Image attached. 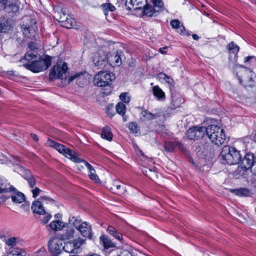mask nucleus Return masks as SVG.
Masks as SVG:
<instances>
[{
  "instance_id": "nucleus-1",
  "label": "nucleus",
  "mask_w": 256,
  "mask_h": 256,
  "mask_svg": "<svg viewBox=\"0 0 256 256\" xmlns=\"http://www.w3.org/2000/svg\"><path fill=\"white\" fill-rule=\"evenodd\" d=\"M26 63L23 64V66L34 72H39L48 69L52 64V57L48 56H44L43 58L36 57L32 60H24Z\"/></svg>"
},
{
  "instance_id": "nucleus-2",
  "label": "nucleus",
  "mask_w": 256,
  "mask_h": 256,
  "mask_svg": "<svg viewBox=\"0 0 256 256\" xmlns=\"http://www.w3.org/2000/svg\"><path fill=\"white\" fill-rule=\"evenodd\" d=\"M219 158L223 164L232 165L238 164L242 160V156L236 148L226 145L222 148Z\"/></svg>"
},
{
  "instance_id": "nucleus-3",
  "label": "nucleus",
  "mask_w": 256,
  "mask_h": 256,
  "mask_svg": "<svg viewBox=\"0 0 256 256\" xmlns=\"http://www.w3.org/2000/svg\"><path fill=\"white\" fill-rule=\"evenodd\" d=\"M112 76V74L106 71H100L96 74L94 78V84L99 87L108 86L102 93L106 96L111 94L112 88L110 86Z\"/></svg>"
},
{
  "instance_id": "nucleus-4",
  "label": "nucleus",
  "mask_w": 256,
  "mask_h": 256,
  "mask_svg": "<svg viewBox=\"0 0 256 256\" xmlns=\"http://www.w3.org/2000/svg\"><path fill=\"white\" fill-rule=\"evenodd\" d=\"M206 136L212 142L218 146L224 144L226 140L224 130L215 124L207 127Z\"/></svg>"
},
{
  "instance_id": "nucleus-5",
  "label": "nucleus",
  "mask_w": 256,
  "mask_h": 256,
  "mask_svg": "<svg viewBox=\"0 0 256 256\" xmlns=\"http://www.w3.org/2000/svg\"><path fill=\"white\" fill-rule=\"evenodd\" d=\"M23 34L25 38L31 40H36L38 37V28L36 20L30 17L24 19L22 25Z\"/></svg>"
},
{
  "instance_id": "nucleus-6",
  "label": "nucleus",
  "mask_w": 256,
  "mask_h": 256,
  "mask_svg": "<svg viewBox=\"0 0 256 256\" xmlns=\"http://www.w3.org/2000/svg\"><path fill=\"white\" fill-rule=\"evenodd\" d=\"M46 144L52 148H55L60 153L62 154L66 158L70 159L74 162L78 163L81 161V159L78 157L75 153L72 152L69 148L65 146L59 144L52 140L48 139Z\"/></svg>"
},
{
  "instance_id": "nucleus-7",
  "label": "nucleus",
  "mask_w": 256,
  "mask_h": 256,
  "mask_svg": "<svg viewBox=\"0 0 256 256\" xmlns=\"http://www.w3.org/2000/svg\"><path fill=\"white\" fill-rule=\"evenodd\" d=\"M236 76L240 82L244 86H250L251 82H252V71L250 68L242 65H236Z\"/></svg>"
},
{
  "instance_id": "nucleus-8",
  "label": "nucleus",
  "mask_w": 256,
  "mask_h": 256,
  "mask_svg": "<svg viewBox=\"0 0 256 256\" xmlns=\"http://www.w3.org/2000/svg\"><path fill=\"white\" fill-rule=\"evenodd\" d=\"M68 68L67 65L65 62H64L62 66H54L49 74L50 80L65 78L66 77V73Z\"/></svg>"
},
{
  "instance_id": "nucleus-9",
  "label": "nucleus",
  "mask_w": 256,
  "mask_h": 256,
  "mask_svg": "<svg viewBox=\"0 0 256 256\" xmlns=\"http://www.w3.org/2000/svg\"><path fill=\"white\" fill-rule=\"evenodd\" d=\"M93 62L98 68H108V54L102 51L96 53L93 58Z\"/></svg>"
},
{
  "instance_id": "nucleus-10",
  "label": "nucleus",
  "mask_w": 256,
  "mask_h": 256,
  "mask_svg": "<svg viewBox=\"0 0 256 256\" xmlns=\"http://www.w3.org/2000/svg\"><path fill=\"white\" fill-rule=\"evenodd\" d=\"M206 131L207 128L204 126H194L187 130L186 136L190 140H197L202 138Z\"/></svg>"
},
{
  "instance_id": "nucleus-11",
  "label": "nucleus",
  "mask_w": 256,
  "mask_h": 256,
  "mask_svg": "<svg viewBox=\"0 0 256 256\" xmlns=\"http://www.w3.org/2000/svg\"><path fill=\"white\" fill-rule=\"evenodd\" d=\"M62 246V240L52 236L48 242L49 252L53 254H57L60 252Z\"/></svg>"
},
{
  "instance_id": "nucleus-12",
  "label": "nucleus",
  "mask_w": 256,
  "mask_h": 256,
  "mask_svg": "<svg viewBox=\"0 0 256 256\" xmlns=\"http://www.w3.org/2000/svg\"><path fill=\"white\" fill-rule=\"evenodd\" d=\"M0 9L8 13H16L18 10L16 0H0Z\"/></svg>"
},
{
  "instance_id": "nucleus-13",
  "label": "nucleus",
  "mask_w": 256,
  "mask_h": 256,
  "mask_svg": "<svg viewBox=\"0 0 256 256\" xmlns=\"http://www.w3.org/2000/svg\"><path fill=\"white\" fill-rule=\"evenodd\" d=\"M38 46V44L34 42H30L28 47V50L25 54L24 58L21 59L20 62H23L24 60H32V58L38 57V54L37 50Z\"/></svg>"
},
{
  "instance_id": "nucleus-14",
  "label": "nucleus",
  "mask_w": 256,
  "mask_h": 256,
  "mask_svg": "<svg viewBox=\"0 0 256 256\" xmlns=\"http://www.w3.org/2000/svg\"><path fill=\"white\" fill-rule=\"evenodd\" d=\"M45 200L52 201V200L46 196H41L38 200L34 202L32 204V210L33 212L39 214H44L46 213L45 210L42 206V202Z\"/></svg>"
},
{
  "instance_id": "nucleus-15",
  "label": "nucleus",
  "mask_w": 256,
  "mask_h": 256,
  "mask_svg": "<svg viewBox=\"0 0 256 256\" xmlns=\"http://www.w3.org/2000/svg\"><path fill=\"white\" fill-rule=\"evenodd\" d=\"M255 160L256 157L254 154L250 152L246 154L242 161V167L246 170L250 169L252 170Z\"/></svg>"
},
{
  "instance_id": "nucleus-16",
  "label": "nucleus",
  "mask_w": 256,
  "mask_h": 256,
  "mask_svg": "<svg viewBox=\"0 0 256 256\" xmlns=\"http://www.w3.org/2000/svg\"><path fill=\"white\" fill-rule=\"evenodd\" d=\"M77 230H78L83 236L89 239L92 238V228L86 222H82Z\"/></svg>"
},
{
  "instance_id": "nucleus-17",
  "label": "nucleus",
  "mask_w": 256,
  "mask_h": 256,
  "mask_svg": "<svg viewBox=\"0 0 256 256\" xmlns=\"http://www.w3.org/2000/svg\"><path fill=\"white\" fill-rule=\"evenodd\" d=\"M108 67L120 66L122 64L120 56L118 52L110 54L108 56Z\"/></svg>"
},
{
  "instance_id": "nucleus-18",
  "label": "nucleus",
  "mask_w": 256,
  "mask_h": 256,
  "mask_svg": "<svg viewBox=\"0 0 256 256\" xmlns=\"http://www.w3.org/2000/svg\"><path fill=\"white\" fill-rule=\"evenodd\" d=\"M21 170L23 172V176L28 182L30 187L31 188H34L36 184V180L32 174L30 170L24 169L22 167H21Z\"/></svg>"
},
{
  "instance_id": "nucleus-19",
  "label": "nucleus",
  "mask_w": 256,
  "mask_h": 256,
  "mask_svg": "<svg viewBox=\"0 0 256 256\" xmlns=\"http://www.w3.org/2000/svg\"><path fill=\"white\" fill-rule=\"evenodd\" d=\"M230 191L238 196H250L252 195L250 190L245 188L230 189Z\"/></svg>"
},
{
  "instance_id": "nucleus-20",
  "label": "nucleus",
  "mask_w": 256,
  "mask_h": 256,
  "mask_svg": "<svg viewBox=\"0 0 256 256\" xmlns=\"http://www.w3.org/2000/svg\"><path fill=\"white\" fill-rule=\"evenodd\" d=\"M100 244L104 249L115 247L114 244L106 235L102 234L100 238Z\"/></svg>"
},
{
  "instance_id": "nucleus-21",
  "label": "nucleus",
  "mask_w": 256,
  "mask_h": 256,
  "mask_svg": "<svg viewBox=\"0 0 256 256\" xmlns=\"http://www.w3.org/2000/svg\"><path fill=\"white\" fill-rule=\"evenodd\" d=\"M156 10L152 5L146 4L144 6L141 14L142 16H146L148 17H151L156 16Z\"/></svg>"
},
{
  "instance_id": "nucleus-22",
  "label": "nucleus",
  "mask_w": 256,
  "mask_h": 256,
  "mask_svg": "<svg viewBox=\"0 0 256 256\" xmlns=\"http://www.w3.org/2000/svg\"><path fill=\"white\" fill-rule=\"evenodd\" d=\"M176 147H178L180 149H182V144L178 142H165L164 148L168 152H172Z\"/></svg>"
},
{
  "instance_id": "nucleus-23",
  "label": "nucleus",
  "mask_w": 256,
  "mask_h": 256,
  "mask_svg": "<svg viewBox=\"0 0 256 256\" xmlns=\"http://www.w3.org/2000/svg\"><path fill=\"white\" fill-rule=\"evenodd\" d=\"M142 114L144 118V120H152L160 118L162 116V112H157L154 114L151 113L147 110L142 112Z\"/></svg>"
},
{
  "instance_id": "nucleus-24",
  "label": "nucleus",
  "mask_w": 256,
  "mask_h": 256,
  "mask_svg": "<svg viewBox=\"0 0 256 256\" xmlns=\"http://www.w3.org/2000/svg\"><path fill=\"white\" fill-rule=\"evenodd\" d=\"M106 231L110 234L113 236L116 239L118 240L122 243L124 242L122 234L118 232V230L112 226H108L107 228Z\"/></svg>"
},
{
  "instance_id": "nucleus-25",
  "label": "nucleus",
  "mask_w": 256,
  "mask_h": 256,
  "mask_svg": "<svg viewBox=\"0 0 256 256\" xmlns=\"http://www.w3.org/2000/svg\"><path fill=\"white\" fill-rule=\"evenodd\" d=\"M13 192H14L11 196L12 202L20 204L24 201L25 196L22 193L18 191L16 192V190Z\"/></svg>"
},
{
  "instance_id": "nucleus-26",
  "label": "nucleus",
  "mask_w": 256,
  "mask_h": 256,
  "mask_svg": "<svg viewBox=\"0 0 256 256\" xmlns=\"http://www.w3.org/2000/svg\"><path fill=\"white\" fill-rule=\"evenodd\" d=\"M152 93L159 100H163L165 98L164 92L158 86H154L152 88Z\"/></svg>"
},
{
  "instance_id": "nucleus-27",
  "label": "nucleus",
  "mask_w": 256,
  "mask_h": 256,
  "mask_svg": "<svg viewBox=\"0 0 256 256\" xmlns=\"http://www.w3.org/2000/svg\"><path fill=\"white\" fill-rule=\"evenodd\" d=\"M49 226L52 230L58 231L62 230L65 226V224L63 222L58 220L52 222Z\"/></svg>"
},
{
  "instance_id": "nucleus-28",
  "label": "nucleus",
  "mask_w": 256,
  "mask_h": 256,
  "mask_svg": "<svg viewBox=\"0 0 256 256\" xmlns=\"http://www.w3.org/2000/svg\"><path fill=\"white\" fill-rule=\"evenodd\" d=\"M10 28L11 26L8 20L0 18V32H6Z\"/></svg>"
},
{
  "instance_id": "nucleus-29",
  "label": "nucleus",
  "mask_w": 256,
  "mask_h": 256,
  "mask_svg": "<svg viewBox=\"0 0 256 256\" xmlns=\"http://www.w3.org/2000/svg\"><path fill=\"white\" fill-rule=\"evenodd\" d=\"M101 136L102 138L108 141H111L112 140V134L109 127L105 126L103 128L101 134Z\"/></svg>"
},
{
  "instance_id": "nucleus-30",
  "label": "nucleus",
  "mask_w": 256,
  "mask_h": 256,
  "mask_svg": "<svg viewBox=\"0 0 256 256\" xmlns=\"http://www.w3.org/2000/svg\"><path fill=\"white\" fill-rule=\"evenodd\" d=\"M15 190V188L10 186V184H7L6 182H0V194L5 193Z\"/></svg>"
},
{
  "instance_id": "nucleus-31",
  "label": "nucleus",
  "mask_w": 256,
  "mask_h": 256,
  "mask_svg": "<svg viewBox=\"0 0 256 256\" xmlns=\"http://www.w3.org/2000/svg\"><path fill=\"white\" fill-rule=\"evenodd\" d=\"M143 174L148 176L152 180H155L158 178V172L150 168H145L142 170Z\"/></svg>"
},
{
  "instance_id": "nucleus-32",
  "label": "nucleus",
  "mask_w": 256,
  "mask_h": 256,
  "mask_svg": "<svg viewBox=\"0 0 256 256\" xmlns=\"http://www.w3.org/2000/svg\"><path fill=\"white\" fill-rule=\"evenodd\" d=\"M18 241V238L15 237H12L6 240V244L10 247L9 251L12 248H18L16 246Z\"/></svg>"
},
{
  "instance_id": "nucleus-33",
  "label": "nucleus",
  "mask_w": 256,
  "mask_h": 256,
  "mask_svg": "<svg viewBox=\"0 0 256 256\" xmlns=\"http://www.w3.org/2000/svg\"><path fill=\"white\" fill-rule=\"evenodd\" d=\"M74 230L73 228H69L66 230L61 236L62 240H68L74 238Z\"/></svg>"
},
{
  "instance_id": "nucleus-34",
  "label": "nucleus",
  "mask_w": 256,
  "mask_h": 256,
  "mask_svg": "<svg viewBox=\"0 0 256 256\" xmlns=\"http://www.w3.org/2000/svg\"><path fill=\"white\" fill-rule=\"evenodd\" d=\"M227 47L230 53L235 54L234 58L236 57L237 58V54L240 50L239 46L235 44L233 42H232L228 45Z\"/></svg>"
},
{
  "instance_id": "nucleus-35",
  "label": "nucleus",
  "mask_w": 256,
  "mask_h": 256,
  "mask_svg": "<svg viewBox=\"0 0 256 256\" xmlns=\"http://www.w3.org/2000/svg\"><path fill=\"white\" fill-rule=\"evenodd\" d=\"M182 102V100L179 96H172V102L170 107L172 109H175L180 106Z\"/></svg>"
},
{
  "instance_id": "nucleus-36",
  "label": "nucleus",
  "mask_w": 256,
  "mask_h": 256,
  "mask_svg": "<svg viewBox=\"0 0 256 256\" xmlns=\"http://www.w3.org/2000/svg\"><path fill=\"white\" fill-rule=\"evenodd\" d=\"M24 250L20 248H12L10 250L8 256H24Z\"/></svg>"
},
{
  "instance_id": "nucleus-37",
  "label": "nucleus",
  "mask_w": 256,
  "mask_h": 256,
  "mask_svg": "<svg viewBox=\"0 0 256 256\" xmlns=\"http://www.w3.org/2000/svg\"><path fill=\"white\" fill-rule=\"evenodd\" d=\"M105 15H108V12H114L116 10L114 6L110 3L103 4L102 6Z\"/></svg>"
},
{
  "instance_id": "nucleus-38",
  "label": "nucleus",
  "mask_w": 256,
  "mask_h": 256,
  "mask_svg": "<svg viewBox=\"0 0 256 256\" xmlns=\"http://www.w3.org/2000/svg\"><path fill=\"white\" fill-rule=\"evenodd\" d=\"M62 248H63L65 252L68 253H74L76 250L72 242H67L65 244L64 246H62Z\"/></svg>"
},
{
  "instance_id": "nucleus-39",
  "label": "nucleus",
  "mask_w": 256,
  "mask_h": 256,
  "mask_svg": "<svg viewBox=\"0 0 256 256\" xmlns=\"http://www.w3.org/2000/svg\"><path fill=\"white\" fill-rule=\"evenodd\" d=\"M82 223L79 218L72 216L69 218V224L73 225L76 229L78 228Z\"/></svg>"
},
{
  "instance_id": "nucleus-40",
  "label": "nucleus",
  "mask_w": 256,
  "mask_h": 256,
  "mask_svg": "<svg viewBox=\"0 0 256 256\" xmlns=\"http://www.w3.org/2000/svg\"><path fill=\"white\" fill-rule=\"evenodd\" d=\"M116 112L122 116L126 112V106L122 102H119L116 107Z\"/></svg>"
},
{
  "instance_id": "nucleus-41",
  "label": "nucleus",
  "mask_w": 256,
  "mask_h": 256,
  "mask_svg": "<svg viewBox=\"0 0 256 256\" xmlns=\"http://www.w3.org/2000/svg\"><path fill=\"white\" fill-rule=\"evenodd\" d=\"M76 79V83L78 84H80V83L81 81L86 82V80H85L83 76V75L82 74H75L74 75L71 76L69 78V81L72 82L74 79ZM80 86H82V85H80Z\"/></svg>"
},
{
  "instance_id": "nucleus-42",
  "label": "nucleus",
  "mask_w": 256,
  "mask_h": 256,
  "mask_svg": "<svg viewBox=\"0 0 256 256\" xmlns=\"http://www.w3.org/2000/svg\"><path fill=\"white\" fill-rule=\"evenodd\" d=\"M133 0H126L125 2V6L126 9L128 10H140V7H134L133 4Z\"/></svg>"
},
{
  "instance_id": "nucleus-43",
  "label": "nucleus",
  "mask_w": 256,
  "mask_h": 256,
  "mask_svg": "<svg viewBox=\"0 0 256 256\" xmlns=\"http://www.w3.org/2000/svg\"><path fill=\"white\" fill-rule=\"evenodd\" d=\"M176 31L181 35L187 36H190V33L189 32H187L186 30L185 27L182 24L180 26V28L176 30Z\"/></svg>"
},
{
  "instance_id": "nucleus-44",
  "label": "nucleus",
  "mask_w": 256,
  "mask_h": 256,
  "mask_svg": "<svg viewBox=\"0 0 256 256\" xmlns=\"http://www.w3.org/2000/svg\"><path fill=\"white\" fill-rule=\"evenodd\" d=\"M128 128L132 133H137L139 130V127L135 122H132L130 124Z\"/></svg>"
},
{
  "instance_id": "nucleus-45",
  "label": "nucleus",
  "mask_w": 256,
  "mask_h": 256,
  "mask_svg": "<svg viewBox=\"0 0 256 256\" xmlns=\"http://www.w3.org/2000/svg\"><path fill=\"white\" fill-rule=\"evenodd\" d=\"M182 24H180V22L178 20H172L170 22V24L172 26V27L173 28H174L176 30H178Z\"/></svg>"
},
{
  "instance_id": "nucleus-46",
  "label": "nucleus",
  "mask_w": 256,
  "mask_h": 256,
  "mask_svg": "<svg viewBox=\"0 0 256 256\" xmlns=\"http://www.w3.org/2000/svg\"><path fill=\"white\" fill-rule=\"evenodd\" d=\"M120 99L125 103H128L130 101V98L128 96V93H122L120 96Z\"/></svg>"
},
{
  "instance_id": "nucleus-47",
  "label": "nucleus",
  "mask_w": 256,
  "mask_h": 256,
  "mask_svg": "<svg viewBox=\"0 0 256 256\" xmlns=\"http://www.w3.org/2000/svg\"><path fill=\"white\" fill-rule=\"evenodd\" d=\"M84 242V240L82 239H77L73 241L72 243L74 246L76 250L79 248L80 246Z\"/></svg>"
},
{
  "instance_id": "nucleus-48",
  "label": "nucleus",
  "mask_w": 256,
  "mask_h": 256,
  "mask_svg": "<svg viewBox=\"0 0 256 256\" xmlns=\"http://www.w3.org/2000/svg\"><path fill=\"white\" fill-rule=\"evenodd\" d=\"M161 78H164L167 83L170 85H172L174 83L172 79L170 78L169 76L166 75L165 74H160Z\"/></svg>"
},
{
  "instance_id": "nucleus-49",
  "label": "nucleus",
  "mask_w": 256,
  "mask_h": 256,
  "mask_svg": "<svg viewBox=\"0 0 256 256\" xmlns=\"http://www.w3.org/2000/svg\"><path fill=\"white\" fill-rule=\"evenodd\" d=\"M6 76L12 80H14L18 76V73L14 70L8 71L6 72Z\"/></svg>"
},
{
  "instance_id": "nucleus-50",
  "label": "nucleus",
  "mask_w": 256,
  "mask_h": 256,
  "mask_svg": "<svg viewBox=\"0 0 256 256\" xmlns=\"http://www.w3.org/2000/svg\"><path fill=\"white\" fill-rule=\"evenodd\" d=\"M31 191L32 193L33 197L36 198V196H38L39 195L40 192L42 190L38 187L34 186V188H32Z\"/></svg>"
},
{
  "instance_id": "nucleus-51",
  "label": "nucleus",
  "mask_w": 256,
  "mask_h": 256,
  "mask_svg": "<svg viewBox=\"0 0 256 256\" xmlns=\"http://www.w3.org/2000/svg\"><path fill=\"white\" fill-rule=\"evenodd\" d=\"M90 178L94 181L96 183H98L100 182V180L98 178V176L96 174H89Z\"/></svg>"
},
{
  "instance_id": "nucleus-52",
  "label": "nucleus",
  "mask_w": 256,
  "mask_h": 256,
  "mask_svg": "<svg viewBox=\"0 0 256 256\" xmlns=\"http://www.w3.org/2000/svg\"><path fill=\"white\" fill-rule=\"evenodd\" d=\"M80 162H82L84 163L86 167L89 170V172L90 170H93L94 172H96L95 170L92 167V166L91 164H90L88 162L86 161L81 159V161Z\"/></svg>"
},
{
  "instance_id": "nucleus-53",
  "label": "nucleus",
  "mask_w": 256,
  "mask_h": 256,
  "mask_svg": "<svg viewBox=\"0 0 256 256\" xmlns=\"http://www.w3.org/2000/svg\"><path fill=\"white\" fill-rule=\"evenodd\" d=\"M154 6L158 8H162L163 6V2L161 0H152Z\"/></svg>"
},
{
  "instance_id": "nucleus-54",
  "label": "nucleus",
  "mask_w": 256,
  "mask_h": 256,
  "mask_svg": "<svg viewBox=\"0 0 256 256\" xmlns=\"http://www.w3.org/2000/svg\"><path fill=\"white\" fill-rule=\"evenodd\" d=\"M52 216L50 214L45 216L41 220L43 224H46L50 219Z\"/></svg>"
},
{
  "instance_id": "nucleus-55",
  "label": "nucleus",
  "mask_w": 256,
  "mask_h": 256,
  "mask_svg": "<svg viewBox=\"0 0 256 256\" xmlns=\"http://www.w3.org/2000/svg\"><path fill=\"white\" fill-rule=\"evenodd\" d=\"M250 60H252L254 61V62H255L256 63V57H255L254 56H248L244 58L245 62H250Z\"/></svg>"
},
{
  "instance_id": "nucleus-56",
  "label": "nucleus",
  "mask_w": 256,
  "mask_h": 256,
  "mask_svg": "<svg viewBox=\"0 0 256 256\" xmlns=\"http://www.w3.org/2000/svg\"><path fill=\"white\" fill-rule=\"evenodd\" d=\"M70 24H68L69 22L67 21L64 22L63 25V26L66 28H70L72 26H73L75 22L74 20H70Z\"/></svg>"
},
{
  "instance_id": "nucleus-57",
  "label": "nucleus",
  "mask_w": 256,
  "mask_h": 256,
  "mask_svg": "<svg viewBox=\"0 0 256 256\" xmlns=\"http://www.w3.org/2000/svg\"><path fill=\"white\" fill-rule=\"evenodd\" d=\"M119 256H132V254L128 250L124 251Z\"/></svg>"
},
{
  "instance_id": "nucleus-58",
  "label": "nucleus",
  "mask_w": 256,
  "mask_h": 256,
  "mask_svg": "<svg viewBox=\"0 0 256 256\" xmlns=\"http://www.w3.org/2000/svg\"><path fill=\"white\" fill-rule=\"evenodd\" d=\"M251 172L254 174L256 176V156L255 162L254 163V164L253 166V167L252 168Z\"/></svg>"
},
{
  "instance_id": "nucleus-59",
  "label": "nucleus",
  "mask_w": 256,
  "mask_h": 256,
  "mask_svg": "<svg viewBox=\"0 0 256 256\" xmlns=\"http://www.w3.org/2000/svg\"><path fill=\"white\" fill-rule=\"evenodd\" d=\"M168 47L167 46H165V47H164V48H160L159 49V52L162 54H166V51L165 50L166 49H167Z\"/></svg>"
},
{
  "instance_id": "nucleus-60",
  "label": "nucleus",
  "mask_w": 256,
  "mask_h": 256,
  "mask_svg": "<svg viewBox=\"0 0 256 256\" xmlns=\"http://www.w3.org/2000/svg\"><path fill=\"white\" fill-rule=\"evenodd\" d=\"M31 136L34 140L38 141V136L36 134H32Z\"/></svg>"
},
{
  "instance_id": "nucleus-61",
  "label": "nucleus",
  "mask_w": 256,
  "mask_h": 256,
  "mask_svg": "<svg viewBox=\"0 0 256 256\" xmlns=\"http://www.w3.org/2000/svg\"><path fill=\"white\" fill-rule=\"evenodd\" d=\"M192 36L193 39L194 40H198L199 39V36L196 34H193Z\"/></svg>"
},
{
  "instance_id": "nucleus-62",
  "label": "nucleus",
  "mask_w": 256,
  "mask_h": 256,
  "mask_svg": "<svg viewBox=\"0 0 256 256\" xmlns=\"http://www.w3.org/2000/svg\"><path fill=\"white\" fill-rule=\"evenodd\" d=\"M61 216V215L60 214H56L54 215V217L56 218H58Z\"/></svg>"
},
{
  "instance_id": "nucleus-63",
  "label": "nucleus",
  "mask_w": 256,
  "mask_h": 256,
  "mask_svg": "<svg viewBox=\"0 0 256 256\" xmlns=\"http://www.w3.org/2000/svg\"><path fill=\"white\" fill-rule=\"evenodd\" d=\"M0 199L2 200V201L4 202L6 200V198H4V196H1L0 197Z\"/></svg>"
},
{
  "instance_id": "nucleus-64",
  "label": "nucleus",
  "mask_w": 256,
  "mask_h": 256,
  "mask_svg": "<svg viewBox=\"0 0 256 256\" xmlns=\"http://www.w3.org/2000/svg\"><path fill=\"white\" fill-rule=\"evenodd\" d=\"M254 140L256 142V133L255 134L254 137Z\"/></svg>"
}]
</instances>
